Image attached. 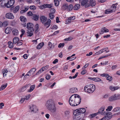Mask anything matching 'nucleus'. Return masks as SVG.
I'll return each mask as SVG.
<instances>
[{"label": "nucleus", "mask_w": 120, "mask_h": 120, "mask_svg": "<svg viewBox=\"0 0 120 120\" xmlns=\"http://www.w3.org/2000/svg\"><path fill=\"white\" fill-rule=\"evenodd\" d=\"M81 118L80 116L79 115L75 116L74 117V120H79Z\"/></svg>", "instance_id": "c9c22d12"}, {"label": "nucleus", "mask_w": 120, "mask_h": 120, "mask_svg": "<svg viewBox=\"0 0 120 120\" xmlns=\"http://www.w3.org/2000/svg\"><path fill=\"white\" fill-rule=\"evenodd\" d=\"M105 109V106H102L101 108L99 109L98 113H100L101 115H105V114H109V115H110L111 114V112H104Z\"/></svg>", "instance_id": "423d86ee"}, {"label": "nucleus", "mask_w": 120, "mask_h": 120, "mask_svg": "<svg viewBox=\"0 0 120 120\" xmlns=\"http://www.w3.org/2000/svg\"><path fill=\"white\" fill-rule=\"evenodd\" d=\"M50 11L51 12L54 14L55 12V10L54 8H52L50 9Z\"/></svg>", "instance_id": "052dcab7"}, {"label": "nucleus", "mask_w": 120, "mask_h": 120, "mask_svg": "<svg viewBox=\"0 0 120 120\" xmlns=\"http://www.w3.org/2000/svg\"><path fill=\"white\" fill-rule=\"evenodd\" d=\"M7 84L6 83L5 85H2L1 87L0 90H2L4 89L7 87Z\"/></svg>", "instance_id": "e433bc0d"}, {"label": "nucleus", "mask_w": 120, "mask_h": 120, "mask_svg": "<svg viewBox=\"0 0 120 120\" xmlns=\"http://www.w3.org/2000/svg\"><path fill=\"white\" fill-rule=\"evenodd\" d=\"M9 3L10 4V6H13L15 2V0H11L8 1Z\"/></svg>", "instance_id": "a19ab883"}, {"label": "nucleus", "mask_w": 120, "mask_h": 120, "mask_svg": "<svg viewBox=\"0 0 120 120\" xmlns=\"http://www.w3.org/2000/svg\"><path fill=\"white\" fill-rule=\"evenodd\" d=\"M81 101L80 96L77 94L72 95L70 98L69 102L70 105L72 106H75L79 105Z\"/></svg>", "instance_id": "f257e3e1"}, {"label": "nucleus", "mask_w": 120, "mask_h": 120, "mask_svg": "<svg viewBox=\"0 0 120 120\" xmlns=\"http://www.w3.org/2000/svg\"><path fill=\"white\" fill-rule=\"evenodd\" d=\"M112 113L110 115L108 114H106L107 115L103 117L101 119H100L99 120H108L111 119L112 117V116L111 115Z\"/></svg>", "instance_id": "9d476101"}, {"label": "nucleus", "mask_w": 120, "mask_h": 120, "mask_svg": "<svg viewBox=\"0 0 120 120\" xmlns=\"http://www.w3.org/2000/svg\"><path fill=\"white\" fill-rule=\"evenodd\" d=\"M103 52V51H102V50H100L98 51V52H96L95 53V54L96 55L102 53Z\"/></svg>", "instance_id": "6e6d98bb"}, {"label": "nucleus", "mask_w": 120, "mask_h": 120, "mask_svg": "<svg viewBox=\"0 0 120 120\" xmlns=\"http://www.w3.org/2000/svg\"><path fill=\"white\" fill-rule=\"evenodd\" d=\"M112 108V106H109L107 109H106V111H111Z\"/></svg>", "instance_id": "a18cd8bd"}, {"label": "nucleus", "mask_w": 120, "mask_h": 120, "mask_svg": "<svg viewBox=\"0 0 120 120\" xmlns=\"http://www.w3.org/2000/svg\"><path fill=\"white\" fill-rule=\"evenodd\" d=\"M12 33L14 36H17L18 34V31L17 30H13Z\"/></svg>", "instance_id": "a878e982"}, {"label": "nucleus", "mask_w": 120, "mask_h": 120, "mask_svg": "<svg viewBox=\"0 0 120 120\" xmlns=\"http://www.w3.org/2000/svg\"><path fill=\"white\" fill-rule=\"evenodd\" d=\"M7 69H4L3 70H2V73L3 74V76L4 77V76L6 75V74H5V73H6L8 71H7Z\"/></svg>", "instance_id": "c03bdc74"}, {"label": "nucleus", "mask_w": 120, "mask_h": 120, "mask_svg": "<svg viewBox=\"0 0 120 120\" xmlns=\"http://www.w3.org/2000/svg\"><path fill=\"white\" fill-rule=\"evenodd\" d=\"M19 6H17L15 7L13 10V12L14 13H16L19 10Z\"/></svg>", "instance_id": "c85d7f7f"}, {"label": "nucleus", "mask_w": 120, "mask_h": 120, "mask_svg": "<svg viewBox=\"0 0 120 120\" xmlns=\"http://www.w3.org/2000/svg\"><path fill=\"white\" fill-rule=\"evenodd\" d=\"M31 96V95L29 94L28 95L26 96L24 98L25 100H28L30 98Z\"/></svg>", "instance_id": "4d7b16f0"}, {"label": "nucleus", "mask_w": 120, "mask_h": 120, "mask_svg": "<svg viewBox=\"0 0 120 120\" xmlns=\"http://www.w3.org/2000/svg\"><path fill=\"white\" fill-rule=\"evenodd\" d=\"M45 4L46 8H50L52 7V6L51 4Z\"/></svg>", "instance_id": "e2e57ef3"}, {"label": "nucleus", "mask_w": 120, "mask_h": 120, "mask_svg": "<svg viewBox=\"0 0 120 120\" xmlns=\"http://www.w3.org/2000/svg\"><path fill=\"white\" fill-rule=\"evenodd\" d=\"M35 87V86L34 85H33L31 86L30 87V89L28 90L27 92H32L34 89Z\"/></svg>", "instance_id": "b1692460"}, {"label": "nucleus", "mask_w": 120, "mask_h": 120, "mask_svg": "<svg viewBox=\"0 0 120 120\" xmlns=\"http://www.w3.org/2000/svg\"><path fill=\"white\" fill-rule=\"evenodd\" d=\"M44 45V44L43 42H41L37 46V48L38 49H39L41 48Z\"/></svg>", "instance_id": "bb28decb"}, {"label": "nucleus", "mask_w": 120, "mask_h": 120, "mask_svg": "<svg viewBox=\"0 0 120 120\" xmlns=\"http://www.w3.org/2000/svg\"><path fill=\"white\" fill-rule=\"evenodd\" d=\"M70 19L69 18L68 19H66V24H68L70 23L71 22V19Z\"/></svg>", "instance_id": "09e8293b"}, {"label": "nucleus", "mask_w": 120, "mask_h": 120, "mask_svg": "<svg viewBox=\"0 0 120 120\" xmlns=\"http://www.w3.org/2000/svg\"><path fill=\"white\" fill-rule=\"evenodd\" d=\"M89 65V63H87L83 67H82V69H84L85 68H87L88 65Z\"/></svg>", "instance_id": "774afa93"}, {"label": "nucleus", "mask_w": 120, "mask_h": 120, "mask_svg": "<svg viewBox=\"0 0 120 120\" xmlns=\"http://www.w3.org/2000/svg\"><path fill=\"white\" fill-rule=\"evenodd\" d=\"M73 114L75 116L79 115L81 114L79 109H78L75 110L74 111Z\"/></svg>", "instance_id": "5701e85b"}, {"label": "nucleus", "mask_w": 120, "mask_h": 120, "mask_svg": "<svg viewBox=\"0 0 120 120\" xmlns=\"http://www.w3.org/2000/svg\"><path fill=\"white\" fill-rule=\"evenodd\" d=\"M95 86L93 84H89L85 86L84 88V91L88 93H92L95 90Z\"/></svg>", "instance_id": "7ed1b4c3"}, {"label": "nucleus", "mask_w": 120, "mask_h": 120, "mask_svg": "<svg viewBox=\"0 0 120 120\" xmlns=\"http://www.w3.org/2000/svg\"><path fill=\"white\" fill-rule=\"evenodd\" d=\"M79 110L80 114L84 113L86 111L85 109L84 108H80L79 109Z\"/></svg>", "instance_id": "473e14b6"}, {"label": "nucleus", "mask_w": 120, "mask_h": 120, "mask_svg": "<svg viewBox=\"0 0 120 120\" xmlns=\"http://www.w3.org/2000/svg\"><path fill=\"white\" fill-rule=\"evenodd\" d=\"M36 71L35 68H34L31 69L27 73V75L28 76L32 75Z\"/></svg>", "instance_id": "1a4fd4ad"}, {"label": "nucleus", "mask_w": 120, "mask_h": 120, "mask_svg": "<svg viewBox=\"0 0 120 120\" xmlns=\"http://www.w3.org/2000/svg\"><path fill=\"white\" fill-rule=\"evenodd\" d=\"M33 26L32 23H29L27 24V28L28 30L30 29L31 28H33Z\"/></svg>", "instance_id": "393cba45"}, {"label": "nucleus", "mask_w": 120, "mask_h": 120, "mask_svg": "<svg viewBox=\"0 0 120 120\" xmlns=\"http://www.w3.org/2000/svg\"><path fill=\"white\" fill-rule=\"evenodd\" d=\"M45 6V4L41 5L40 6V8L41 9H43L46 8Z\"/></svg>", "instance_id": "de8ad7c7"}, {"label": "nucleus", "mask_w": 120, "mask_h": 120, "mask_svg": "<svg viewBox=\"0 0 120 120\" xmlns=\"http://www.w3.org/2000/svg\"><path fill=\"white\" fill-rule=\"evenodd\" d=\"M68 66L67 65H65L63 67L64 70L66 71L68 69Z\"/></svg>", "instance_id": "0e129e2a"}, {"label": "nucleus", "mask_w": 120, "mask_h": 120, "mask_svg": "<svg viewBox=\"0 0 120 120\" xmlns=\"http://www.w3.org/2000/svg\"><path fill=\"white\" fill-rule=\"evenodd\" d=\"M120 110V108L117 107L114 109L112 111L114 112H116L119 111Z\"/></svg>", "instance_id": "79ce46f5"}, {"label": "nucleus", "mask_w": 120, "mask_h": 120, "mask_svg": "<svg viewBox=\"0 0 120 120\" xmlns=\"http://www.w3.org/2000/svg\"><path fill=\"white\" fill-rule=\"evenodd\" d=\"M112 79V77L109 75V76H107L106 79L108 80L111 81Z\"/></svg>", "instance_id": "5fc2aeb1"}, {"label": "nucleus", "mask_w": 120, "mask_h": 120, "mask_svg": "<svg viewBox=\"0 0 120 120\" xmlns=\"http://www.w3.org/2000/svg\"><path fill=\"white\" fill-rule=\"evenodd\" d=\"M110 56V54H108L107 55H106V56H102L101 57H100L99 58V59H98V60L101 59L102 58H104L105 57H106L109 56Z\"/></svg>", "instance_id": "13d9d810"}, {"label": "nucleus", "mask_w": 120, "mask_h": 120, "mask_svg": "<svg viewBox=\"0 0 120 120\" xmlns=\"http://www.w3.org/2000/svg\"><path fill=\"white\" fill-rule=\"evenodd\" d=\"M88 2V0H83L81 3V5L82 6H85V8L90 7V4L87 3Z\"/></svg>", "instance_id": "0eeeda50"}, {"label": "nucleus", "mask_w": 120, "mask_h": 120, "mask_svg": "<svg viewBox=\"0 0 120 120\" xmlns=\"http://www.w3.org/2000/svg\"><path fill=\"white\" fill-rule=\"evenodd\" d=\"M64 45V43H60L59 44L58 47L59 48H60L61 47H63Z\"/></svg>", "instance_id": "8fccbe9b"}, {"label": "nucleus", "mask_w": 120, "mask_h": 120, "mask_svg": "<svg viewBox=\"0 0 120 120\" xmlns=\"http://www.w3.org/2000/svg\"><path fill=\"white\" fill-rule=\"evenodd\" d=\"M119 88V87L117 86L112 87L111 86L109 87V89L112 91H114L117 90Z\"/></svg>", "instance_id": "cd10ccee"}, {"label": "nucleus", "mask_w": 120, "mask_h": 120, "mask_svg": "<svg viewBox=\"0 0 120 120\" xmlns=\"http://www.w3.org/2000/svg\"><path fill=\"white\" fill-rule=\"evenodd\" d=\"M78 91L77 88L76 87H73L70 88L69 92L70 93H75Z\"/></svg>", "instance_id": "4468645a"}, {"label": "nucleus", "mask_w": 120, "mask_h": 120, "mask_svg": "<svg viewBox=\"0 0 120 120\" xmlns=\"http://www.w3.org/2000/svg\"><path fill=\"white\" fill-rule=\"evenodd\" d=\"M8 22L6 21H4L3 23V25L5 26H6L8 25Z\"/></svg>", "instance_id": "bf43d9fd"}, {"label": "nucleus", "mask_w": 120, "mask_h": 120, "mask_svg": "<svg viewBox=\"0 0 120 120\" xmlns=\"http://www.w3.org/2000/svg\"><path fill=\"white\" fill-rule=\"evenodd\" d=\"M48 45L49 47V49L50 50L53 49L55 47L54 45V44H52L50 42H49Z\"/></svg>", "instance_id": "dca6fc26"}, {"label": "nucleus", "mask_w": 120, "mask_h": 120, "mask_svg": "<svg viewBox=\"0 0 120 120\" xmlns=\"http://www.w3.org/2000/svg\"><path fill=\"white\" fill-rule=\"evenodd\" d=\"M54 13L50 12L49 14V17L51 19H52L54 17Z\"/></svg>", "instance_id": "f704fd0d"}, {"label": "nucleus", "mask_w": 120, "mask_h": 120, "mask_svg": "<svg viewBox=\"0 0 120 120\" xmlns=\"http://www.w3.org/2000/svg\"><path fill=\"white\" fill-rule=\"evenodd\" d=\"M115 5V4H113L110 9L106 10L105 12V14H109L115 12L116 11V7Z\"/></svg>", "instance_id": "39448f33"}, {"label": "nucleus", "mask_w": 120, "mask_h": 120, "mask_svg": "<svg viewBox=\"0 0 120 120\" xmlns=\"http://www.w3.org/2000/svg\"><path fill=\"white\" fill-rule=\"evenodd\" d=\"M9 47L10 48H12L13 47V44L11 41H9L8 42Z\"/></svg>", "instance_id": "58836bf2"}, {"label": "nucleus", "mask_w": 120, "mask_h": 120, "mask_svg": "<svg viewBox=\"0 0 120 120\" xmlns=\"http://www.w3.org/2000/svg\"><path fill=\"white\" fill-rule=\"evenodd\" d=\"M114 95V96L116 100L120 99V94H117Z\"/></svg>", "instance_id": "72a5a7b5"}, {"label": "nucleus", "mask_w": 120, "mask_h": 120, "mask_svg": "<svg viewBox=\"0 0 120 120\" xmlns=\"http://www.w3.org/2000/svg\"><path fill=\"white\" fill-rule=\"evenodd\" d=\"M19 19L20 21L22 22H26L27 20L26 18L23 16H20L19 18Z\"/></svg>", "instance_id": "a211bd4d"}, {"label": "nucleus", "mask_w": 120, "mask_h": 120, "mask_svg": "<svg viewBox=\"0 0 120 120\" xmlns=\"http://www.w3.org/2000/svg\"><path fill=\"white\" fill-rule=\"evenodd\" d=\"M108 47H106L105 48L102 49V50L103 51V52H105L106 53L108 52H109V50L108 49Z\"/></svg>", "instance_id": "37998d69"}, {"label": "nucleus", "mask_w": 120, "mask_h": 120, "mask_svg": "<svg viewBox=\"0 0 120 120\" xmlns=\"http://www.w3.org/2000/svg\"><path fill=\"white\" fill-rule=\"evenodd\" d=\"M109 100L110 101H113L115 100V98L114 95H113L110 97L109 98Z\"/></svg>", "instance_id": "2f4dec72"}, {"label": "nucleus", "mask_w": 120, "mask_h": 120, "mask_svg": "<svg viewBox=\"0 0 120 120\" xmlns=\"http://www.w3.org/2000/svg\"><path fill=\"white\" fill-rule=\"evenodd\" d=\"M54 2L55 5V6H57L59 5V0H54Z\"/></svg>", "instance_id": "ea45409f"}, {"label": "nucleus", "mask_w": 120, "mask_h": 120, "mask_svg": "<svg viewBox=\"0 0 120 120\" xmlns=\"http://www.w3.org/2000/svg\"><path fill=\"white\" fill-rule=\"evenodd\" d=\"M62 8L64 10H66L69 11H71L73 9V6L72 4L68 5L67 3H65L63 4Z\"/></svg>", "instance_id": "20e7f679"}, {"label": "nucleus", "mask_w": 120, "mask_h": 120, "mask_svg": "<svg viewBox=\"0 0 120 120\" xmlns=\"http://www.w3.org/2000/svg\"><path fill=\"white\" fill-rule=\"evenodd\" d=\"M51 76L50 75H49L48 74H47L46 75V76L45 77L46 79L48 80L50 78Z\"/></svg>", "instance_id": "69168bd1"}, {"label": "nucleus", "mask_w": 120, "mask_h": 120, "mask_svg": "<svg viewBox=\"0 0 120 120\" xmlns=\"http://www.w3.org/2000/svg\"><path fill=\"white\" fill-rule=\"evenodd\" d=\"M47 104L51 113L53 115L55 114L56 112V107L54 102L52 100H49L48 101Z\"/></svg>", "instance_id": "f03ea898"}, {"label": "nucleus", "mask_w": 120, "mask_h": 120, "mask_svg": "<svg viewBox=\"0 0 120 120\" xmlns=\"http://www.w3.org/2000/svg\"><path fill=\"white\" fill-rule=\"evenodd\" d=\"M39 16L35 14H33L32 17V19L35 21H37L38 20Z\"/></svg>", "instance_id": "6ab92c4d"}, {"label": "nucleus", "mask_w": 120, "mask_h": 120, "mask_svg": "<svg viewBox=\"0 0 120 120\" xmlns=\"http://www.w3.org/2000/svg\"><path fill=\"white\" fill-rule=\"evenodd\" d=\"M98 114V112L91 114L89 116L90 118L91 119L94 117L95 116L97 115Z\"/></svg>", "instance_id": "4c0bfd02"}, {"label": "nucleus", "mask_w": 120, "mask_h": 120, "mask_svg": "<svg viewBox=\"0 0 120 120\" xmlns=\"http://www.w3.org/2000/svg\"><path fill=\"white\" fill-rule=\"evenodd\" d=\"M30 84H28L25 85L21 88L20 89L21 91L23 92L25 90L26 88L30 86Z\"/></svg>", "instance_id": "aec40b11"}, {"label": "nucleus", "mask_w": 120, "mask_h": 120, "mask_svg": "<svg viewBox=\"0 0 120 120\" xmlns=\"http://www.w3.org/2000/svg\"><path fill=\"white\" fill-rule=\"evenodd\" d=\"M40 20L41 22L43 24L45 22L46 20H47V18L45 17L44 16H42L40 18Z\"/></svg>", "instance_id": "f3484780"}, {"label": "nucleus", "mask_w": 120, "mask_h": 120, "mask_svg": "<svg viewBox=\"0 0 120 120\" xmlns=\"http://www.w3.org/2000/svg\"><path fill=\"white\" fill-rule=\"evenodd\" d=\"M109 32V30L105 27L102 28L101 29V31L100 32V34H102L104 32Z\"/></svg>", "instance_id": "2eb2a0df"}, {"label": "nucleus", "mask_w": 120, "mask_h": 120, "mask_svg": "<svg viewBox=\"0 0 120 120\" xmlns=\"http://www.w3.org/2000/svg\"><path fill=\"white\" fill-rule=\"evenodd\" d=\"M29 108L32 112L36 113L38 110V109L36 106L34 105H32L29 106Z\"/></svg>", "instance_id": "6e6552de"}, {"label": "nucleus", "mask_w": 120, "mask_h": 120, "mask_svg": "<svg viewBox=\"0 0 120 120\" xmlns=\"http://www.w3.org/2000/svg\"><path fill=\"white\" fill-rule=\"evenodd\" d=\"M34 31V29L33 28H31V29L28 30L27 32V36L30 37L33 34Z\"/></svg>", "instance_id": "ddd939ff"}, {"label": "nucleus", "mask_w": 120, "mask_h": 120, "mask_svg": "<svg viewBox=\"0 0 120 120\" xmlns=\"http://www.w3.org/2000/svg\"><path fill=\"white\" fill-rule=\"evenodd\" d=\"M11 31L10 28L9 27H8L5 30V32L7 34H9L10 33Z\"/></svg>", "instance_id": "c756f323"}, {"label": "nucleus", "mask_w": 120, "mask_h": 120, "mask_svg": "<svg viewBox=\"0 0 120 120\" xmlns=\"http://www.w3.org/2000/svg\"><path fill=\"white\" fill-rule=\"evenodd\" d=\"M6 17L8 19H13L14 18V16L13 14L11 13H8L5 15Z\"/></svg>", "instance_id": "f8f14e48"}, {"label": "nucleus", "mask_w": 120, "mask_h": 120, "mask_svg": "<svg viewBox=\"0 0 120 120\" xmlns=\"http://www.w3.org/2000/svg\"><path fill=\"white\" fill-rule=\"evenodd\" d=\"M19 38L17 37H15L13 39V42L14 44H15L16 43H17L18 41L19 40Z\"/></svg>", "instance_id": "7c9ffc66"}, {"label": "nucleus", "mask_w": 120, "mask_h": 120, "mask_svg": "<svg viewBox=\"0 0 120 120\" xmlns=\"http://www.w3.org/2000/svg\"><path fill=\"white\" fill-rule=\"evenodd\" d=\"M80 5L79 4H76L73 6V9L74 10H77L80 8Z\"/></svg>", "instance_id": "412c9836"}, {"label": "nucleus", "mask_w": 120, "mask_h": 120, "mask_svg": "<svg viewBox=\"0 0 120 120\" xmlns=\"http://www.w3.org/2000/svg\"><path fill=\"white\" fill-rule=\"evenodd\" d=\"M100 76L102 77H105L107 78V76H109V75L107 74L104 73L103 74H101Z\"/></svg>", "instance_id": "49530a36"}, {"label": "nucleus", "mask_w": 120, "mask_h": 120, "mask_svg": "<svg viewBox=\"0 0 120 120\" xmlns=\"http://www.w3.org/2000/svg\"><path fill=\"white\" fill-rule=\"evenodd\" d=\"M49 67L48 65H46L45 67H42V68L44 70V71L47 70Z\"/></svg>", "instance_id": "680f3d73"}, {"label": "nucleus", "mask_w": 120, "mask_h": 120, "mask_svg": "<svg viewBox=\"0 0 120 120\" xmlns=\"http://www.w3.org/2000/svg\"><path fill=\"white\" fill-rule=\"evenodd\" d=\"M35 28L36 29L35 31L36 32H38V30L39 28V25L38 24H37L35 26Z\"/></svg>", "instance_id": "3c124183"}, {"label": "nucleus", "mask_w": 120, "mask_h": 120, "mask_svg": "<svg viewBox=\"0 0 120 120\" xmlns=\"http://www.w3.org/2000/svg\"><path fill=\"white\" fill-rule=\"evenodd\" d=\"M72 39V38L71 37H69L68 38L65 39L64 40L66 41H70Z\"/></svg>", "instance_id": "338daca9"}, {"label": "nucleus", "mask_w": 120, "mask_h": 120, "mask_svg": "<svg viewBox=\"0 0 120 120\" xmlns=\"http://www.w3.org/2000/svg\"><path fill=\"white\" fill-rule=\"evenodd\" d=\"M46 21V22H45L44 23V26L46 27L47 28H48L50 26V23L51 22V20L49 19H48Z\"/></svg>", "instance_id": "9b49d317"}, {"label": "nucleus", "mask_w": 120, "mask_h": 120, "mask_svg": "<svg viewBox=\"0 0 120 120\" xmlns=\"http://www.w3.org/2000/svg\"><path fill=\"white\" fill-rule=\"evenodd\" d=\"M30 8L31 10H34L36 9L35 6L34 5H32L30 6Z\"/></svg>", "instance_id": "864d4df0"}, {"label": "nucleus", "mask_w": 120, "mask_h": 120, "mask_svg": "<svg viewBox=\"0 0 120 120\" xmlns=\"http://www.w3.org/2000/svg\"><path fill=\"white\" fill-rule=\"evenodd\" d=\"M89 3L90 6L92 7L94 6L96 4V3L95 0H90Z\"/></svg>", "instance_id": "4be33fe9"}, {"label": "nucleus", "mask_w": 120, "mask_h": 120, "mask_svg": "<svg viewBox=\"0 0 120 120\" xmlns=\"http://www.w3.org/2000/svg\"><path fill=\"white\" fill-rule=\"evenodd\" d=\"M10 4L8 2L6 4H5V6L7 8H9L12 6L10 5Z\"/></svg>", "instance_id": "603ef678"}]
</instances>
